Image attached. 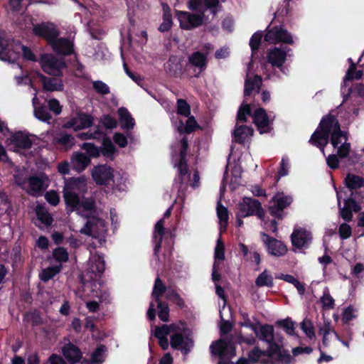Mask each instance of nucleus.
<instances>
[{"instance_id":"obj_17","label":"nucleus","mask_w":364,"mask_h":364,"mask_svg":"<svg viewBox=\"0 0 364 364\" xmlns=\"http://www.w3.org/2000/svg\"><path fill=\"white\" fill-rule=\"evenodd\" d=\"M253 122L256 125L260 134L270 132V122L266 110L259 107L256 109L252 114Z\"/></svg>"},{"instance_id":"obj_5","label":"nucleus","mask_w":364,"mask_h":364,"mask_svg":"<svg viewBox=\"0 0 364 364\" xmlns=\"http://www.w3.org/2000/svg\"><path fill=\"white\" fill-rule=\"evenodd\" d=\"M293 202V198L283 193H277L269 201L268 212L277 220H283L287 213L284 210Z\"/></svg>"},{"instance_id":"obj_44","label":"nucleus","mask_w":364,"mask_h":364,"mask_svg":"<svg viewBox=\"0 0 364 364\" xmlns=\"http://www.w3.org/2000/svg\"><path fill=\"white\" fill-rule=\"evenodd\" d=\"M61 265L50 267L42 270L39 277L41 281L47 282L60 272Z\"/></svg>"},{"instance_id":"obj_24","label":"nucleus","mask_w":364,"mask_h":364,"mask_svg":"<svg viewBox=\"0 0 364 364\" xmlns=\"http://www.w3.org/2000/svg\"><path fill=\"white\" fill-rule=\"evenodd\" d=\"M11 144L21 149H28L33 145L29 136L23 132H16L10 138Z\"/></svg>"},{"instance_id":"obj_1","label":"nucleus","mask_w":364,"mask_h":364,"mask_svg":"<svg viewBox=\"0 0 364 364\" xmlns=\"http://www.w3.org/2000/svg\"><path fill=\"white\" fill-rule=\"evenodd\" d=\"M336 124H340L338 119L331 113L323 116L318 127L311 134L309 143L318 148L323 154H325L324 149L329 142L331 133L336 129Z\"/></svg>"},{"instance_id":"obj_7","label":"nucleus","mask_w":364,"mask_h":364,"mask_svg":"<svg viewBox=\"0 0 364 364\" xmlns=\"http://www.w3.org/2000/svg\"><path fill=\"white\" fill-rule=\"evenodd\" d=\"M32 33L35 36L45 40L48 45L60 35L57 26L50 21L33 24Z\"/></svg>"},{"instance_id":"obj_35","label":"nucleus","mask_w":364,"mask_h":364,"mask_svg":"<svg viewBox=\"0 0 364 364\" xmlns=\"http://www.w3.org/2000/svg\"><path fill=\"white\" fill-rule=\"evenodd\" d=\"M35 212L38 219L41 222V223L47 227L52 225L53 219L43 205L38 204L35 208Z\"/></svg>"},{"instance_id":"obj_47","label":"nucleus","mask_w":364,"mask_h":364,"mask_svg":"<svg viewBox=\"0 0 364 364\" xmlns=\"http://www.w3.org/2000/svg\"><path fill=\"white\" fill-rule=\"evenodd\" d=\"M81 149L85 151V154L92 158H97L100 156V147L97 146L95 144L90 142H84L81 145Z\"/></svg>"},{"instance_id":"obj_3","label":"nucleus","mask_w":364,"mask_h":364,"mask_svg":"<svg viewBox=\"0 0 364 364\" xmlns=\"http://www.w3.org/2000/svg\"><path fill=\"white\" fill-rule=\"evenodd\" d=\"M80 281L82 291L84 294L97 298L100 302H109L110 294L109 291L103 288L101 282L93 279L92 275L90 276L89 279H85L82 277Z\"/></svg>"},{"instance_id":"obj_33","label":"nucleus","mask_w":364,"mask_h":364,"mask_svg":"<svg viewBox=\"0 0 364 364\" xmlns=\"http://www.w3.org/2000/svg\"><path fill=\"white\" fill-rule=\"evenodd\" d=\"M344 183L352 193L353 190H356L364 186V179L360 176L348 173L345 178Z\"/></svg>"},{"instance_id":"obj_36","label":"nucleus","mask_w":364,"mask_h":364,"mask_svg":"<svg viewBox=\"0 0 364 364\" xmlns=\"http://www.w3.org/2000/svg\"><path fill=\"white\" fill-rule=\"evenodd\" d=\"M228 346V343L227 341L223 339H219L211 343L210 350L213 355H218L222 358L226 353Z\"/></svg>"},{"instance_id":"obj_20","label":"nucleus","mask_w":364,"mask_h":364,"mask_svg":"<svg viewBox=\"0 0 364 364\" xmlns=\"http://www.w3.org/2000/svg\"><path fill=\"white\" fill-rule=\"evenodd\" d=\"M91 164V159L85 153L74 151L70 157V166L73 170L80 173Z\"/></svg>"},{"instance_id":"obj_19","label":"nucleus","mask_w":364,"mask_h":364,"mask_svg":"<svg viewBox=\"0 0 364 364\" xmlns=\"http://www.w3.org/2000/svg\"><path fill=\"white\" fill-rule=\"evenodd\" d=\"M192 341L188 337L185 338L181 333H173L171 336L170 345L174 350H181L183 354L190 352Z\"/></svg>"},{"instance_id":"obj_52","label":"nucleus","mask_w":364,"mask_h":364,"mask_svg":"<svg viewBox=\"0 0 364 364\" xmlns=\"http://www.w3.org/2000/svg\"><path fill=\"white\" fill-rule=\"evenodd\" d=\"M55 141L57 144L65 147H72L75 144L74 137L68 133H60L59 135L55 137Z\"/></svg>"},{"instance_id":"obj_31","label":"nucleus","mask_w":364,"mask_h":364,"mask_svg":"<svg viewBox=\"0 0 364 364\" xmlns=\"http://www.w3.org/2000/svg\"><path fill=\"white\" fill-rule=\"evenodd\" d=\"M16 41L14 39L0 37V60H9L11 58V48L13 46H16Z\"/></svg>"},{"instance_id":"obj_45","label":"nucleus","mask_w":364,"mask_h":364,"mask_svg":"<svg viewBox=\"0 0 364 364\" xmlns=\"http://www.w3.org/2000/svg\"><path fill=\"white\" fill-rule=\"evenodd\" d=\"M107 348L105 345H99L92 353L90 360L92 364H100L105 360L104 355Z\"/></svg>"},{"instance_id":"obj_11","label":"nucleus","mask_w":364,"mask_h":364,"mask_svg":"<svg viewBox=\"0 0 364 364\" xmlns=\"http://www.w3.org/2000/svg\"><path fill=\"white\" fill-rule=\"evenodd\" d=\"M91 175L93 181L99 186H107L114 181V169L107 164L95 166Z\"/></svg>"},{"instance_id":"obj_55","label":"nucleus","mask_w":364,"mask_h":364,"mask_svg":"<svg viewBox=\"0 0 364 364\" xmlns=\"http://www.w3.org/2000/svg\"><path fill=\"white\" fill-rule=\"evenodd\" d=\"M177 113L183 117L191 115V106L184 99H178L176 102Z\"/></svg>"},{"instance_id":"obj_59","label":"nucleus","mask_w":364,"mask_h":364,"mask_svg":"<svg viewBox=\"0 0 364 364\" xmlns=\"http://www.w3.org/2000/svg\"><path fill=\"white\" fill-rule=\"evenodd\" d=\"M320 302L322 304V308L324 310L333 309L335 306V300L330 295L329 292L324 291L323 296L320 298Z\"/></svg>"},{"instance_id":"obj_14","label":"nucleus","mask_w":364,"mask_h":364,"mask_svg":"<svg viewBox=\"0 0 364 364\" xmlns=\"http://www.w3.org/2000/svg\"><path fill=\"white\" fill-rule=\"evenodd\" d=\"M291 244L297 249L307 248L311 242V232L304 228H295L291 235Z\"/></svg>"},{"instance_id":"obj_48","label":"nucleus","mask_w":364,"mask_h":364,"mask_svg":"<svg viewBox=\"0 0 364 364\" xmlns=\"http://www.w3.org/2000/svg\"><path fill=\"white\" fill-rule=\"evenodd\" d=\"M276 326L282 328L284 331L289 336H294L295 334L294 322L292 321L289 318L278 320L276 322Z\"/></svg>"},{"instance_id":"obj_8","label":"nucleus","mask_w":364,"mask_h":364,"mask_svg":"<svg viewBox=\"0 0 364 364\" xmlns=\"http://www.w3.org/2000/svg\"><path fill=\"white\" fill-rule=\"evenodd\" d=\"M240 216L246 218L251 215H257L258 218L263 220L265 212L261 203L256 199L245 197L239 207Z\"/></svg>"},{"instance_id":"obj_6","label":"nucleus","mask_w":364,"mask_h":364,"mask_svg":"<svg viewBox=\"0 0 364 364\" xmlns=\"http://www.w3.org/2000/svg\"><path fill=\"white\" fill-rule=\"evenodd\" d=\"M39 63L43 72L56 77H61L63 70L67 68L63 58H58L53 54L41 55Z\"/></svg>"},{"instance_id":"obj_49","label":"nucleus","mask_w":364,"mask_h":364,"mask_svg":"<svg viewBox=\"0 0 364 364\" xmlns=\"http://www.w3.org/2000/svg\"><path fill=\"white\" fill-rule=\"evenodd\" d=\"M157 307L159 309L158 316L164 322L168 321L169 318V307L166 301H156Z\"/></svg>"},{"instance_id":"obj_15","label":"nucleus","mask_w":364,"mask_h":364,"mask_svg":"<svg viewBox=\"0 0 364 364\" xmlns=\"http://www.w3.org/2000/svg\"><path fill=\"white\" fill-rule=\"evenodd\" d=\"M291 50L287 47H274L269 49L267 54V60L274 68H282L284 64L288 53Z\"/></svg>"},{"instance_id":"obj_38","label":"nucleus","mask_w":364,"mask_h":364,"mask_svg":"<svg viewBox=\"0 0 364 364\" xmlns=\"http://www.w3.org/2000/svg\"><path fill=\"white\" fill-rule=\"evenodd\" d=\"M90 269L91 275L94 274L95 277H100L105 269V262L103 257L98 255L97 258L92 263Z\"/></svg>"},{"instance_id":"obj_56","label":"nucleus","mask_w":364,"mask_h":364,"mask_svg":"<svg viewBox=\"0 0 364 364\" xmlns=\"http://www.w3.org/2000/svg\"><path fill=\"white\" fill-rule=\"evenodd\" d=\"M350 61L351 64L346 73V80H360L363 76L362 70H355V64L353 62L351 58L348 59Z\"/></svg>"},{"instance_id":"obj_58","label":"nucleus","mask_w":364,"mask_h":364,"mask_svg":"<svg viewBox=\"0 0 364 364\" xmlns=\"http://www.w3.org/2000/svg\"><path fill=\"white\" fill-rule=\"evenodd\" d=\"M53 257L58 262H65L68 260L69 255L65 248L58 247L53 250Z\"/></svg>"},{"instance_id":"obj_46","label":"nucleus","mask_w":364,"mask_h":364,"mask_svg":"<svg viewBox=\"0 0 364 364\" xmlns=\"http://www.w3.org/2000/svg\"><path fill=\"white\" fill-rule=\"evenodd\" d=\"M34 115L39 120L47 123H50L52 119L51 114L47 107L43 105L37 107L34 106Z\"/></svg>"},{"instance_id":"obj_53","label":"nucleus","mask_w":364,"mask_h":364,"mask_svg":"<svg viewBox=\"0 0 364 364\" xmlns=\"http://www.w3.org/2000/svg\"><path fill=\"white\" fill-rule=\"evenodd\" d=\"M262 37H263V32L261 31H258L255 32L250 38L249 44H250V47L251 48L252 54L257 52V50L259 48V46L261 44Z\"/></svg>"},{"instance_id":"obj_13","label":"nucleus","mask_w":364,"mask_h":364,"mask_svg":"<svg viewBox=\"0 0 364 364\" xmlns=\"http://www.w3.org/2000/svg\"><path fill=\"white\" fill-rule=\"evenodd\" d=\"M49 46L53 51L58 55L69 56L74 53V43L68 38L57 37Z\"/></svg>"},{"instance_id":"obj_34","label":"nucleus","mask_w":364,"mask_h":364,"mask_svg":"<svg viewBox=\"0 0 364 364\" xmlns=\"http://www.w3.org/2000/svg\"><path fill=\"white\" fill-rule=\"evenodd\" d=\"M257 338L267 343H276L274 341V331L272 325L264 324L260 326Z\"/></svg>"},{"instance_id":"obj_57","label":"nucleus","mask_w":364,"mask_h":364,"mask_svg":"<svg viewBox=\"0 0 364 364\" xmlns=\"http://www.w3.org/2000/svg\"><path fill=\"white\" fill-rule=\"evenodd\" d=\"M16 47L21 48L23 52V58L24 60H30L32 62H37L38 59L36 55L28 47L21 45L20 41H16Z\"/></svg>"},{"instance_id":"obj_26","label":"nucleus","mask_w":364,"mask_h":364,"mask_svg":"<svg viewBox=\"0 0 364 364\" xmlns=\"http://www.w3.org/2000/svg\"><path fill=\"white\" fill-rule=\"evenodd\" d=\"M63 198L66 205L68 213L80 209V198L75 191H63Z\"/></svg>"},{"instance_id":"obj_10","label":"nucleus","mask_w":364,"mask_h":364,"mask_svg":"<svg viewBox=\"0 0 364 364\" xmlns=\"http://www.w3.org/2000/svg\"><path fill=\"white\" fill-rule=\"evenodd\" d=\"M176 13L179 21L180 27L184 30H191L200 26L203 25L205 17L203 12L197 14L188 11H176Z\"/></svg>"},{"instance_id":"obj_60","label":"nucleus","mask_w":364,"mask_h":364,"mask_svg":"<svg viewBox=\"0 0 364 364\" xmlns=\"http://www.w3.org/2000/svg\"><path fill=\"white\" fill-rule=\"evenodd\" d=\"M82 182L80 178L72 177L65 181L63 191H75L79 188Z\"/></svg>"},{"instance_id":"obj_18","label":"nucleus","mask_w":364,"mask_h":364,"mask_svg":"<svg viewBox=\"0 0 364 364\" xmlns=\"http://www.w3.org/2000/svg\"><path fill=\"white\" fill-rule=\"evenodd\" d=\"M353 192L350 196L344 200V206L340 208V215L346 222H350L353 220V212L358 213L361 210V206L353 198Z\"/></svg>"},{"instance_id":"obj_40","label":"nucleus","mask_w":364,"mask_h":364,"mask_svg":"<svg viewBox=\"0 0 364 364\" xmlns=\"http://www.w3.org/2000/svg\"><path fill=\"white\" fill-rule=\"evenodd\" d=\"M166 287L164 284L163 281L157 277L154 282V288L152 290L151 295L154 299L155 301H160L161 296L166 293Z\"/></svg>"},{"instance_id":"obj_12","label":"nucleus","mask_w":364,"mask_h":364,"mask_svg":"<svg viewBox=\"0 0 364 364\" xmlns=\"http://www.w3.org/2000/svg\"><path fill=\"white\" fill-rule=\"evenodd\" d=\"M261 238L269 255L279 257L287 252V247L283 242L264 232L261 233Z\"/></svg>"},{"instance_id":"obj_62","label":"nucleus","mask_w":364,"mask_h":364,"mask_svg":"<svg viewBox=\"0 0 364 364\" xmlns=\"http://www.w3.org/2000/svg\"><path fill=\"white\" fill-rule=\"evenodd\" d=\"M225 259V245L222 241V239L220 237L216 244V247L215 248V262H218V261H222Z\"/></svg>"},{"instance_id":"obj_23","label":"nucleus","mask_w":364,"mask_h":364,"mask_svg":"<svg viewBox=\"0 0 364 364\" xmlns=\"http://www.w3.org/2000/svg\"><path fill=\"white\" fill-rule=\"evenodd\" d=\"M188 63L199 69V73L195 75V77H198L200 73L207 68V54L200 51H195L188 56Z\"/></svg>"},{"instance_id":"obj_63","label":"nucleus","mask_w":364,"mask_h":364,"mask_svg":"<svg viewBox=\"0 0 364 364\" xmlns=\"http://www.w3.org/2000/svg\"><path fill=\"white\" fill-rule=\"evenodd\" d=\"M92 88L100 95H105L110 92L109 86L101 80H96L92 82Z\"/></svg>"},{"instance_id":"obj_29","label":"nucleus","mask_w":364,"mask_h":364,"mask_svg":"<svg viewBox=\"0 0 364 364\" xmlns=\"http://www.w3.org/2000/svg\"><path fill=\"white\" fill-rule=\"evenodd\" d=\"M121 127L124 129H132L135 125L134 119L126 107H122L117 110Z\"/></svg>"},{"instance_id":"obj_64","label":"nucleus","mask_w":364,"mask_h":364,"mask_svg":"<svg viewBox=\"0 0 364 364\" xmlns=\"http://www.w3.org/2000/svg\"><path fill=\"white\" fill-rule=\"evenodd\" d=\"M262 353V350L258 346H255L248 352L247 358L252 364L260 363Z\"/></svg>"},{"instance_id":"obj_54","label":"nucleus","mask_w":364,"mask_h":364,"mask_svg":"<svg viewBox=\"0 0 364 364\" xmlns=\"http://www.w3.org/2000/svg\"><path fill=\"white\" fill-rule=\"evenodd\" d=\"M252 115V109L249 104H242L240 107L237 114V121L240 122H245L247 121L246 116Z\"/></svg>"},{"instance_id":"obj_27","label":"nucleus","mask_w":364,"mask_h":364,"mask_svg":"<svg viewBox=\"0 0 364 364\" xmlns=\"http://www.w3.org/2000/svg\"><path fill=\"white\" fill-rule=\"evenodd\" d=\"M29 190L28 193L33 196H41L45 190L43 181L37 176H31L28 178Z\"/></svg>"},{"instance_id":"obj_22","label":"nucleus","mask_w":364,"mask_h":364,"mask_svg":"<svg viewBox=\"0 0 364 364\" xmlns=\"http://www.w3.org/2000/svg\"><path fill=\"white\" fill-rule=\"evenodd\" d=\"M62 353L70 364H75L81 360L82 353L79 347L69 342L62 348Z\"/></svg>"},{"instance_id":"obj_16","label":"nucleus","mask_w":364,"mask_h":364,"mask_svg":"<svg viewBox=\"0 0 364 364\" xmlns=\"http://www.w3.org/2000/svg\"><path fill=\"white\" fill-rule=\"evenodd\" d=\"M94 118L92 115L78 112L75 117L68 121L64 127L67 129L73 128L75 130H80L92 127Z\"/></svg>"},{"instance_id":"obj_51","label":"nucleus","mask_w":364,"mask_h":364,"mask_svg":"<svg viewBox=\"0 0 364 364\" xmlns=\"http://www.w3.org/2000/svg\"><path fill=\"white\" fill-rule=\"evenodd\" d=\"M166 298L172 301L174 304L180 309H183L185 306L183 298L173 289H169L166 294Z\"/></svg>"},{"instance_id":"obj_43","label":"nucleus","mask_w":364,"mask_h":364,"mask_svg":"<svg viewBox=\"0 0 364 364\" xmlns=\"http://www.w3.org/2000/svg\"><path fill=\"white\" fill-rule=\"evenodd\" d=\"M262 84V77L256 75L253 79H247L245 82L244 96H250L255 89V87L260 86Z\"/></svg>"},{"instance_id":"obj_9","label":"nucleus","mask_w":364,"mask_h":364,"mask_svg":"<svg viewBox=\"0 0 364 364\" xmlns=\"http://www.w3.org/2000/svg\"><path fill=\"white\" fill-rule=\"evenodd\" d=\"M264 38V41L269 43H283L289 45L294 43L291 34L287 29L279 26L270 28V25H269Z\"/></svg>"},{"instance_id":"obj_25","label":"nucleus","mask_w":364,"mask_h":364,"mask_svg":"<svg viewBox=\"0 0 364 364\" xmlns=\"http://www.w3.org/2000/svg\"><path fill=\"white\" fill-rule=\"evenodd\" d=\"M254 130L247 125H237L232 132V141L239 144H243L249 136H252Z\"/></svg>"},{"instance_id":"obj_30","label":"nucleus","mask_w":364,"mask_h":364,"mask_svg":"<svg viewBox=\"0 0 364 364\" xmlns=\"http://www.w3.org/2000/svg\"><path fill=\"white\" fill-rule=\"evenodd\" d=\"M161 5L163 8V22L160 24L159 31L161 33H164L168 31L173 26V21L171 8L168 4L162 3Z\"/></svg>"},{"instance_id":"obj_32","label":"nucleus","mask_w":364,"mask_h":364,"mask_svg":"<svg viewBox=\"0 0 364 364\" xmlns=\"http://www.w3.org/2000/svg\"><path fill=\"white\" fill-rule=\"evenodd\" d=\"M118 152L117 149L114 146L109 137H105L102 141V147H100V154L107 159L113 161L114 155Z\"/></svg>"},{"instance_id":"obj_4","label":"nucleus","mask_w":364,"mask_h":364,"mask_svg":"<svg viewBox=\"0 0 364 364\" xmlns=\"http://www.w3.org/2000/svg\"><path fill=\"white\" fill-rule=\"evenodd\" d=\"M348 140V133L341 130V125L336 124V129L330 134L329 141L334 149H338V155L341 159L347 158L350 152L351 145Z\"/></svg>"},{"instance_id":"obj_28","label":"nucleus","mask_w":364,"mask_h":364,"mask_svg":"<svg viewBox=\"0 0 364 364\" xmlns=\"http://www.w3.org/2000/svg\"><path fill=\"white\" fill-rule=\"evenodd\" d=\"M43 88L48 92L62 91L64 89V85L61 79L55 77H48L43 75L41 77Z\"/></svg>"},{"instance_id":"obj_50","label":"nucleus","mask_w":364,"mask_h":364,"mask_svg":"<svg viewBox=\"0 0 364 364\" xmlns=\"http://www.w3.org/2000/svg\"><path fill=\"white\" fill-rule=\"evenodd\" d=\"M217 215L220 220V225H223L225 228L229 220L228 210L220 202L217 205Z\"/></svg>"},{"instance_id":"obj_21","label":"nucleus","mask_w":364,"mask_h":364,"mask_svg":"<svg viewBox=\"0 0 364 364\" xmlns=\"http://www.w3.org/2000/svg\"><path fill=\"white\" fill-rule=\"evenodd\" d=\"M165 235L164 228V218L160 219L157 221L154 226L153 242L154 243V255L157 259H159V252L161 248V244L163 237Z\"/></svg>"},{"instance_id":"obj_42","label":"nucleus","mask_w":364,"mask_h":364,"mask_svg":"<svg viewBox=\"0 0 364 364\" xmlns=\"http://www.w3.org/2000/svg\"><path fill=\"white\" fill-rule=\"evenodd\" d=\"M255 284L258 287H267L271 288L274 286L273 278L267 270H264L256 279Z\"/></svg>"},{"instance_id":"obj_2","label":"nucleus","mask_w":364,"mask_h":364,"mask_svg":"<svg viewBox=\"0 0 364 364\" xmlns=\"http://www.w3.org/2000/svg\"><path fill=\"white\" fill-rule=\"evenodd\" d=\"M269 346L267 350H262V357H267V358H262L260 360L261 364H277L282 363V364H289L291 361L292 357L289 353L288 350H282V347L277 343H268Z\"/></svg>"},{"instance_id":"obj_37","label":"nucleus","mask_w":364,"mask_h":364,"mask_svg":"<svg viewBox=\"0 0 364 364\" xmlns=\"http://www.w3.org/2000/svg\"><path fill=\"white\" fill-rule=\"evenodd\" d=\"M186 120V125L183 127V121H180V126L178 131L180 134H191L199 128V125L193 116L189 115Z\"/></svg>"},{"instance_id":"obj_61","label":"nucleus","mask_w":364,"mask_h":364,"mask_svg":"<svg viewBox=\"0 0 364 364\" xmlns=\"http://www.w3.org/2000/svg\"><path fill=\"white\" fill-rule=\"evenodd\" d=\"M301 328L304 332L306 336L310 339H312L315 337L314 326L310 320L305 318L301 323Z\"/></svg>"},{"instance_id":"obj_39","label":"nucleus","mask_w":364,"mask_h":364,"mask_svg":"<svg viewBox=\"0 0 364 364\" xmlns=\"http://www.w3.org/2000/svg\"><path fill=\"white\" fill-rule=\"evenodd\" d=\"M177 328L175 324H163L161 326H156L154 336L158 338H167V336Z\"/></svg>"},{"instance_id":"obj_41","label":"nucleus","mask_w":364,"mask_h":364,"mask_svg":"<svg viewBox=\"0 0 364 364\" xmlns=\"http://www.w3.org/2000/svg\"><path fill=\"white\" fill-rule=\"evenodd\" d=\"M178 167V176L175 179L176 183H178L180 185L183 183L184 178L188 174L189 170L187 164V159L182 158H179V161L178 164L176 165Z\"/></svg>"}]
</instances>
